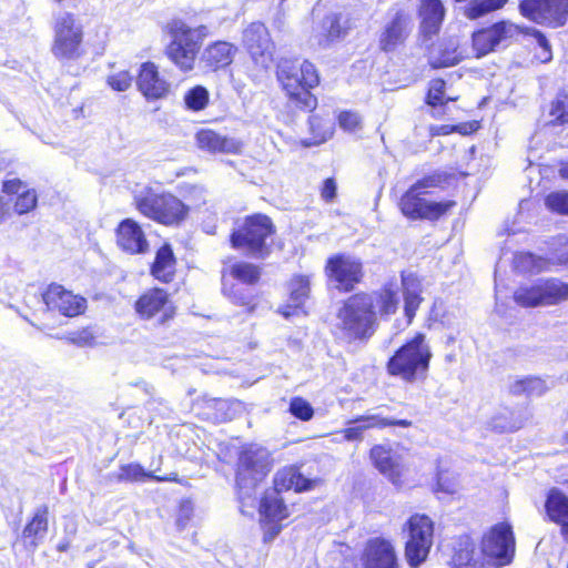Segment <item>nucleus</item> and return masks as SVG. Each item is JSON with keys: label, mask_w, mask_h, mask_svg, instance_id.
Wrapping results in <instances>:
<instances>
[{"label": "nucleus", "mask_w": 568, "mask_h": 568, "mask_svg": "<svg viewBox=\"0 0 568 568\" xmlns=\"http://www.w3.org/2000/svg\"><path fill=\"white\" fill-rule=\"evenodd\" d=\"M412 33V17L407 10L399 8L385 23L378 37V48L385 53L404 47Z\"/></svg>", "instance_id": "nucleus-22"}, {"label": "nucleus", "mask_w": 568, "mask_h": 568, "mask_svg": "<svg viewBox=\"0 0 568 568\" xmlns=\"http://www.w3.org/2000/svg\"><path fill=\"white\" fill-rule=\"evenodd\" d=\"M41 298L47 311L68 318L81 316L88 310V301L84 296L55 282L44 287Z\"/></svg>", "instance_id": "nucleus-20"}, {"label": "nucleus", "mask_w": 568, "mask_h": 568, "mask_svg": "<svg viewBox=\"0 0 568 568\" xmlns=\"http://www.w3.org/2000/svg\"><path fill=\"white\" fill-rule=\"evenodd\" d=\"M399 305V292L393 282L373 291H358L342 301L336 327L345 342L366 344L376 334L379 321L396 315Z\"/></svg>", "instance_id": "nucleus-2"}, {"label": "nucleus", "mask_w": 568, "mask_h": 568, "mask_svg": "<svg viewBox=\"0 0 568 568\" xmlns=\"http://www.w3.org/2000/svg\"><path fill=\"white\" fill-rule=\"evenodd\" d=\"M446 89L447 83L443 78H434L428 82L424 103L430 108L433 119L444 118L447 113V104L459 99L458 95H448Z\"/></svg>", "instance_id": "nucleus-39"}, {"label": "nucleus", "mask_w": 568, "mask_h": 568, "mask_svg": "<svg viewBox=\"0 0 568 568\" xmlns=\"http://www.w3.org/2000/svg\"><path fill=\"white\" fill-rule=\"evenodd\" d=\"M1 191L8 196L17 195L13 210L18 215L32 212L38 205V194L34 189H26V184L18 178L3 180Z\"/></svg>", "instance_id": "nucleus-37"}, {"label": "nucleus", "mask_w": 568, "mask_h": 568, "mask_svg": "<svg viewBox=\"0 0 568 568\" xmlns=\"http://www.w3.org/2000/svg\"><path fill=\"white\" fill-rule=\"evenodd\" d=\"M281 313L283 314V316H284V317H288V316L291 315V313H290V312H287V311H283V312H281Z\"/></svg>", "instance_id": "nucleus-61"}, {"label": "nucleus", "mask_w": 568, "mask_h": 568, "mask_svg": "<svg viewBox=\"0 0 568 568\" xmlns=\"http://www.w3.org/2000/svg\"><path fill=\"white\" fill-rule=\"evenodd\" d=\"M241 44L260 71H266L273 64L276 45L264 22L248 23L242 30Z\"/></svg>", "instance_id": "nucleus-14"}, {"label": "nucleus", "mask_w": 568, "mask_h": 568, "mask_svg": "<svg viewBox=\"0 0 568 568\" xmlns=\"http://www.w3.org/2000/svg\"><path fill=\"white\" fill-rule=\"evenodd\" d=\"M479 549L487 564L497 568L509 565L516 552L511 524L504 520L490 526L480 537Z\"/></svg>", "instance_id": "nucleus-13"}, {"label": "nucleus", "mask_w": 568, "mask_h": 568, "mask_svg": "<svg viewBox=\"0 0 568 568\" xmlns=\"http://www.w3.org/2000/svg\"><path fill=\"white\" fill-rule=\"evenodd\" d=\"M546 389L545 381L538 376H525L510 385V393L515 396L542 395Z\"/></svg>", "instance_id": "nucleus-45"}, {"label": "nucleus", "mask_w": 568, "mask_h": 568, "mask_svg": "<svg viewBox=\"0 0 568 568\" xmlns=\"http://www.w3.org/2000/svg\"><path fill=\"white\" fill-rule=\"evenodd\" d=\"M402 531L406 537V562L410 568H418L429 557L435 537V523L426 514L414 513L403 524Z\"/></svg>", "instance_id": "nucleus-9"}, {"label": "nucleus", "mask_w": 568, "mask_h": 568, "mask_svg": "<svg viewBox=\"0 0 568 568\" xmlns=\"http://www.w3.org/2000/svg\"><path fill=\"white\" fill-rule=\"evenodd\" d=\"M339 125L348 131H354L361 125V119L357 113L352 111H343L338 115Z\"/></svg>", "instance_id": "nucleus-54"}, {"label": "nucleus", "mask_w": 568, "mask_h": 568, "mask_svg": "<svg viewBox=\"0 0 568 568\" xmlns=\"http://www.w3.org/2000/svg\"><path fill=\"white\" fill-rule=\"evenodd\" d=\"M49 530V507L42 505L38 507L32 516L26 523L22 537L28 541L29 546L37 548Z\"/></svg>", "instance_id": "nucleus-40"}, {"label": "nucleus", "mask_w": 568, "mask_h": 568, "mask_svg": "<svg viewBox=\"0 0 568 568\" xmlns=\"http://www.w3.org/2000/svg\"><path fill=\"white\" fill-rule=\"evenodd\" d=\"M558 174L562 180L568 181V159L559 162Z\"/></svg>", "instance_id": "nucleus-58"}, {"label": "nucleus", "mask_w": 568, "mask_h": 568, "mask_svg": "<svg viewBox=\"0 0 568 568\" xmlns=\"http://www.w3.org/2000/svg\"><path fill=\"white\" fill-rule=\"evenodd\" d=\"M106 83L112 88L114 91H125L131 87L132 83V77L129 71H120L115 74H111L106 79Z\"/></svg>", "instance_id": "nucleus-52"}, {"label": "nucleus", "mask_w": 568, "mask_h": 568, "mask_svg": "<svg viewBox=\"0 0 568 568\" xmlns=\"http://www.w3.org/2000/svg\"><path fill=\"white\" fill-rule=\"evenodd\" d=\"M410 426H413V422L406 418L397 419L379 414H363L347 420L341 434L346 442H362L364 433L368 429H384L387 427L408 428Z\"/></svg>", "instance_id": "nucleus-21"}, {"label": "nucleus", "mask_w": 568, "mask_h": 568, "mask_svg": "<svg viewBox=\"0 0 568 568\" xmlns=\"http://www.w3.org/2000/svg\"><path fill=\"white\" fill-rule=\"evenodd\" d=\"M523 18L537 26L559 29L568 22V0H519Z\"/></svg>", "instance_id": "nucleus-17"}, {"label": "nucleus", "mask_w": 568, "mask_h": 568, "mask_svg": "<svg viewBox=\"0 0 568 568\" xmlns=\"http://www.w3.org/2000/svg\"><path fill=\"white\" fill-rule=\"evenodd\" d=\"M520 33L530 36L537 41L538 51L534 53L537 63H548L552 60L551 44L544 32L536 28L521 27Z\"/></svg>", "instance_id": "nucleus-47"}, {"label": "nucleus", "mask_w": 568, "mask_h": 568, "mask_svg": "<svg viewBox=\"0 0 568 568\" xmlns=\"http://www.w3.org/2000/svg\"><path fill=\"white\" fill-rule=\"evenodd\" d=\"M180 193L184 205L187 207V215L193 209H200L207 203V190L197 184H183Z\"/></svg>", "instance_id": "nucleus-46"}, {"label": "nucleus", "mask_w": 568, "mask_h": 568, "mask_svg": "<svg viewBox=\"0 0 568 568\" xmlns=\"http://www.w3.org/2000/svg\"><path fill=\"white\" fill-rule=\"evenodd\" d=\"M520 31L521 27L505 19L476 29L470 37L474 57L477 59L486 57L496 51L500 44L520 34Z\"/></svg>", "instance_id": "nucleus-19"}, {"label": "nucleus", "mask_w": 568, "mask_h": 568, "mask_svg": "<svg viewBox=\"0 0 568 568\" xmlns=\"http://www.w3.org/2000/svg\"><path fill=\"white\" fill-rule=\"evenodd\" d=\"M463 173L434 171L413 183L399 197L397 207L409 221L437 222L448 216L457 206L455 200L433 201L425 197L428 189H446Z\"/></svg>", "instance_id": "nucleus-3"}, {"label": "nucleus", "mask_w": 568, "mask_h": 568, "mask_svg": "<svg viewBox=\"0 0 568 568\" xmlns=\"http://www.w3.org/2000/svg\"><path fill=\"white\" fill-rule=\"evenodd\" d=\"M115 244L128 255H143L150 250L142 225L134 219L121 220L114 229Z\"/></svg>", "instance_id": "nucleus-24"}, {"label": "nucleus", "mask_w": 568, "mask_h": 568, "mask_svg": "<svg viewBox=\"0 0 568 568\" xmlns=\"http://www.w3.org/2000/svg\"><path fill=\"white\" fill-rule=\"evenodd\" d=\"M546 209L557 215L568 216V192L552 191L544 197Z\"/></svg>", "instance_id": "nucleus-50"}, {"label": "nucleus", "mask_w": 568, "mask_h": 568, "mask_svg": "<svg viewBox=\"0 0 568 568\" xmlns=\"http://www.w3.org/2000/svg\"><path fill=\"white\" fill-rule=\"evenodd\" d=\"M548 519L560 528V535L568 542V496L558 488H550L545 500Z\"/></svg>", "instance_id": "nucleus-38"}, {"label": "nucleus", "mask_w": 568, "mask_h": 568, "mask_svg": "<svg viewBox=\"0 0 568 568\" xmlns=\"http://www.w3.org/2000/svg\"><path fill=\"white\" fill-rule=\"evenodd\" d=\"M372 465L395 486L403 484V467L393 457V449L383 444H375L368 452Z\"/></svg>", "instance_id": "nucleus-35"}, {"label": "nucleus", "mask_w": 568, "mask_h": 568, "mask_svg": "<svg viewBox=\"0 0 568 568\" xmlns=\"http://www.w3.org/2000/svg\"><path fill=\"white\" fill-rule=\"evenodd\" d=\"M311 293V278L308 275L295 274L288 282L290 301L294 307H302Z\"/></svg>", "instance_id": "nucleus-43"}, {"label": "nucleus", "mask_w": 568, "mask_h": 568, "mask_svg": "<svg viewBox=\"0 0 568 568\" xmlns=\"http://www.w3.org/2000/svg\"><path fill=\"white\" fill-rule=\"evenodd\" d=\"M133 310L141 321H154L156 329H168L178 316V306L168 290L151 286L142 291L133 303Z\"/></svg>", "instance_id": "nucleus-10"}, {"label": "nucleus", "mask_w": 568, "mask_h": 568, "mask_svg": "<svg viewBox=\"0 0 568 568\" xmlns=\"http://www.w3.org/2000/svg\"><path fill=\"white\" fill-rule=\"evenodd\" d=\"M324 274L339 293L353 292L365 277L363 262L345 253L329 255L325 261Z\"/></svg>", "instance_id": "nucleus-15"}, {"label": "nucleus", "mask_w": 568, "mask_h": 568, "mask_svg": "<svg viewBox=\"0 0 568 568\" xmlns=\"http://www.w3.org/2000/svg\"><path fill=\"white\" fill-rule=\"evenodd\" d=\"M211 102V94L203 84H195L189 88L183 94V106L185 110L199 113L204 111Z\"/></svg>", "instance_id": "nucleus-42"}, {"label": "nucleus", "mask_w": 568, "mask_h": 568, "mask_svg": "<svg viewBox=\"0 0 568 568\" xmlns=\"http://www.w3.org/2000/svg\"><path fill=\"white\" fill-rule=\"evenodd\" d=\"M275 78L287 103L294 109L312 113L317 108L315 91L322 83V74L313 61L297 57L281 59Z\"/></svg>", "instance_id": "nucleus-4"}, {"label": "nucleus", "mask_w": 568, "mask_h": 568, "mask_svg": "<svg viewBox=\"0 0 568 568\" xmlns=\"http://www.w3.org/2000/svg\"><path fill=\"white\" fill-rule=\"evenodd\" d=\"M550 126H565L568 124V93L559 92L549 103L548 110Z\"/></svg>", "instance_id": "nucleus-44"}, {"label": "nucleus", "mask_w": 568, "mask_h": 568, "mask_svg": "<svg viewBox=\"0 0 568 568\" xmlns=\"http://www.w3.org/2000/svg\"><path fill=\"white\" fill-rule=\"evenodd\" d=\"M425 47L427 63L433 70L457 65L464 60L458 47L450 40L420 42Z\"/></svg>", "instance_id": "nucleus-32"}, {"label": "nucleus", "mask_w": 568, "mask_h": 568, "mask_svg": "<svg viewBox=\"0 0 568 568\" xmlns=\"http://www.w3.org/2000/svg\"><path fill=\"white\" fill-rule=\"evenodd\" d=\"M133 204L143 216L164 226H179L187 220L186 205L171 192L146 187L133 197Z\"/></svg>", "instance_id": "nucleus-8"}, {"label": "nucleus", "mask_w": 568, "mask_h": 568, "mask_svg": "<svg viewBox=\"0 0 568 568\" xmlns=\"http://www.w3.org/2000/svg\"><path fill=\"white\" fill-rule=\"evenodd\" d=\"M196 148L210 154H241L243 142L214 129L202 128L194 135Z\"/></svg>", "instance_id": "nucleus-27"}, {"label": "nucleus", "mask_w": 568, "mask_h": 568, "mask_svg": "<svg viewBox=\"0 0 568 568\" xmlns=\"http://www.w3.org/2000/svg\"><path fill=\"white\" fill-rule=\"evenodd\" d=\"M136 87L148 101L161 100L170 92V83L160 75L158 65L152 61L140 65Z\"/></svg>", "instance_id": "nucleus-28"}, {"label": "nucleus", "mask_w": 568, "mask_h": 568, "mask_svg": "<svg viewBox=\"0 0 568 568\" xmlns=\"http://www.w3.org/2000/svg\"><path fill=\"white\" fill-rule=\"evenodd\" d=\"M432 358L433 352L426 335L416 332L394 351L385 367L389 376L414 384L427 378Z\"/></svg>", "instance_id": "nucleus-5"}, {"label": "nucleus", "mask_w": 568, "mask_h": 568, "mask_svg": "<svg viewBox=\"0 0 568 568\" xmlns=\"http://www.w3.org/2000/svg\"><path fill=\"white\" fill-rule=\"evenodd\" d=\"M63 339L77 347H93L97 345V334L92 326L69 332L63 336Z\"/></svg>", "instance_id": "nucleus-49"}, {"label": "nucleus", "mask_w": 568, "mask_h": 568, "mask_svg": "<svg viewBox=\"0 0 568 568\" xmlns=\"http://www.w3.org/2000/svg\"><path fill=\"white\" fill-rule=\"evenodd\" d=\"M308 126L311 138L303 139L300 142L304 148H311L326 142L334 132L331 121L315 114L308 118Z\"/></svg>", "instance_id": "nucleus-41"}, {"label": "nucleus", "mask_w": 568, "mask_h": 568, "mask_svg": "<svg viewBox=\"0 0 568 568\" xmlns=\"http://www.w3.org/2000/svg\"><path fill=\"white\" fill-rule=\"evenodd\" d=\"M432 136L448 135L454 133V124L433 125L429 128Z\"/></svg>", "instance_id": "nucleus-56"}, {"label": "nucleus", "mask_w": 568, "mask_h": 568, "mask_svg": "<svg viewBox=\"0 0 568 568\" xmlns=\"http://www.w3.org/2000/svg\"><path fill=\"white\" fill-rule=\"evenodd\" d=\"M520 260L529 261V262H536L538 261V265H534L529 268L530 273H539L545 270L542 266V260L540 257H536L532 253H524L520 255Z\"/></svg>", "instance_id": "nucleus-57"}, {"label": "nucleus", "mask_w": 568, "mask_h": 568, "mask_svg": "<svg viewBox=\"0 0 568 568\" xmlns=\"http://www.w3.org/2000/svg\"><path fill=\"white\" fill-rule=\"evenodd\" d=\"M262 278V267L247 261H236L221 272V292L230 303L252 314L261 294L254 288Z\"/></svg>", "instance_id": "nucleus-6"}, {"label": "nucleus", "mask_w": 568, "mask_h": 568, "mask_svg": "<svg viewBox=\"0 0 568 568\" xmlns=\"http://www.w3.org/2000/svg\"><path fill=\"white\" fill-rule=\"evenodd\" d=\"M361 560L363 568H400L394 544L384 537L369 538L362 551Z\"/></svg>", "instance_id": "nucleus-25"}, {"label": "nucleus", "mask_w": 568, "mask_h": 568, "mask_svg": "<svg viewBox=\"0 0 568 568\" xmlns=\"http://www.w3.org/2000/svg\"><path fill=\"white\" fill-rule=\"evenodd\" d=\"M70 548V542L68 540L61 541L57 545V550L59 552H65Z\"/></svg>", "instance_id": "nucleus-60"}, {"label": "nucleus", "mask_w": 568, "mask_h": 568, "mask_svg": "<svg viewBox=\"0 0 568 568\" xmlns=\"http://www.w3.org/2000/svg\"><path fill=\"white\" fill-rule=\"evenodd\" d=\"M355 28V19L342 12L327 13L321 21L318 44L329 47L344 40Z\"/></svg>", "instance_id": "nucleus-31"}, {"label": "nucleus", "mask_w": 568, "mask_h": 568, "mask_svg": "<svg viewBox=\"0 0 568 568\" xmlns=\"http://www.w3.org/2000/svg\"><path fill=\"white\" fill-rule=\"evenodd\" d=\"M51 52L62 62L77 61L87 53L83 27L72 13H65L54 21Z\"/></svg>", "instance_id": "nucleus-12"}, {"label": "nucleus", "mask_w": 568, "mask_h": 568, "mask_svg": "<svg viewBox=\"0 0 568 568\" xmlns=\"http://www.w3.org/2000/svg\"><path fill=\"white\" fill-rule=\"evenodd\" d=\"M272 463L258 449L243 447L236 458L234 484L239 494L243 489H253L271 473Z\"/></svg>", "instance_id": "nucleus-16"}, {"label": "nucleus", "mask_w": 568, "mask_h": 568, "mask_svg": "<svg viewBox=\"0 0 568 568\" xmlns=\"http://www.w3.org/2000/svg\"><path fill=\"white\" fill-rule=\"evenodd\" d=\"M258 524L263 532L262 541L268 544L273 541L283 529V520L291 516L288 505L281 494L264 491L258 501Z\"/></svg>", "instance_id": "nucleus-18"}, {"label": "nucleus", "mask_w": 568, "mask_h": 568, "mask_svg": "<svg viewBox=\"0 0 568 568\" xmlns=\"http://www.w3.org/2000/svg\"><path fill=\"white\" fill-rule=\"evenodd\" d=\"M116 480L120 483H143L146 480H153L156 483H176L182 486H187L186 479L181 478L176 471L156 475L154 471L145 470L139 463H128L119 467Z\"/></svg>", "instance_id": "nucleus-36"}, {"label": "nucleus", "mask_w": 568, "mask_h": 568, "mask_svg": "<svg viewBox=\"0 0 568 568\" xmlns=\"http://www.w3.org/2000/svg\"><path fill=\"white\" fill-rule=\"evenodd\" d=\"M507 3L508 0H471L465 8V16L476 20L503 9Z\"/></svg>", "instance_id": "nucleus-48"}, {"label": "nucleus", "mask_w": 568, "mask_h": 568, "mask_svg": "<svg viewBox=\"0 0 568 568\" xmlns=\"http://www.w3.org/2000/svg\"><path fill=\"white\" fill-rule=\"evenodd\" d=\"M9 215V210L7 207V203L3 197L0 195V224L6 221Z\"/></svg>", "instance_id": "nucleus-59"}, {"label": "nucleus", "mask_w": 568, "mask_h": 568, "mask_svg": "<svg viewBox=\"0 0 568 568\" xmlns=\"http://www.w3.org/2000/svg\"><path fill=\"white\" fill-rule=\"evenodd\" d=\"M400 285L403 290V312L406 323L410 325L419 310L423 297V285L420 277L415 273L400 272Z\"/></svg>", "instance_id": "nucleus-34"}, {"label": "nucleus", "mask_w": 568, "mask_h": 568, "mask_svg": "<svg viewBox=\"0 0 568 568\" xmlns=\"http://www.w3.org/2000/svg\"><path fill=\"white\" fill-rule=\"evenodd\" d=\"M320 195L325 203H332L337 195V184L333 176L326 178L321 187Z\"/></svg>", "instance_id": "nucleus-53"}, {"label": "nucleus", "mask_w": 568, "mask_h": 568, "mask_svg": "<svg viewBox=\"0 0 568 568\" xmlns=\"http://www.w3.org/2000/svg\"><path fill=\"white\" fill-rule=\"evenodd\" d=\"M178 257L172 244L164 242L155 250L153 261L149 265V274L154 281L169 285L178 276Z\"/></svg>", "instance_id": "nucleus-30"}, {"label": "nucleus", "mask_w": 568, "mask_h": 568, "mask_svg": "<svg viewBox=\"0 0 568 568\" xmlns=\"http://www.w3.org/2000/svg\"><path fill=\"white\" fill-rule=\"evenodd\" d=\"M170 41L164 47V55L181 72L190 73L196 61L205 72L217 73L230 68L237 54V47L226 40H214L202 50L210 36L206 24L190 26L182 18L174 17L162 27Z\"/></svg>", "instance_id": "nucleus-1"}, {"label": "nucleus", "mask_w": 568, "mask_h": 568, "mask_svg": "<svg viewBox=\"0 0 568 568\" xmlns=\"http://www.w3.org/2000/svg\"><path fill=\"white\" fill-rule=\"evenodd\" d=\"M191 412L197 419L211 424L226 423L233 417L227 400L206 396L194 399Z\"/></svg>", "instance_id": "nucleus-33"}, {"label": "nucleus", "mask_w": 568, "mask_h": 568, "mask_svg": "<svg viewBox=\"0 0 568 568\" xmlns=\"http://www.w3.org/2000/svg\"><path fill=\"white\" fill-rule=\"evenodd\" d=\"M78 3L84 4V0H75Z\"/></svg>", "instance_id": "nucleus-63"}, {"label": "nucleus", "mask_w": 568, "mask_h": 568, "mask_svg": "<svg viewBox=\"0 0 568 568\" xmlns=\"http://www.w3.org/2000/svg\"><path fill=\"white\" fill-rule=\"evenodd\" d=\"M486 560L477 555V545L467 534L454 539L447 561L449 568H486Z\"/></svg>", "instance_id": "nucleus-29"}, {"label": "nucleus", "mask_w": 568, "mask_h": 568, "mask_svg": "<svg viewBox=\"0 0 568 568\" xmlns=\"http://www.w3.org/2000/svg\"><path fill=\"white\" fill-rule=\"evenodd\" d=\"M513 301L523 308L555 306L568 301V283L558 277L539 278L530 285H520Z\"/></svg>", "instance_id": "nucleus-11"}, {"label": "nucleus", "mask_w": 568, "mask_h": 568, "mask_svg": "<svg viewBox=\"0 0 568 568\" xmlns=\"http://www.w3.org/2000/svg\"><path fill=\"white\" fill-rule=\"evenodd\" d=\"M480 121L478 120L460 122L458 124H454V133H459L462 135H470L477 132L480 129Z\"/></svg>", "instance_id": "nucleus-55"}, {"label": "nucleus", "mask_w": 568, "mask_h": 568, "mask_svg": "<svg viewBox=\"0 0 568 568\" xmlns=\"http://www.w3.org/2000/svg\"><path fill=\"white\" fill-rule=\"evenodd\" d=\"M275 233L276 226L267 214L252 213L235 224L229 234V243L233 250L247 256L265 258L271 253L268 240Z\"/></svg>", "instance_id": "nucleus-7"}, {"label": "nucleus", "mask_w": 568, "mask_h": 568, "mask_svg": "<svg viewBox=\"0 0 568 568\" xmlns=\"http://www.w3.org/2000/svg\"><path fill=\"white\" fill-rule=\"evenodd\" d=\"M288 412L297 419L302 422H308L314 416V408L303 397L295 396L291 398Z\"/></svg>", "instance_id": "nucleus-51"}, {"label": "nucleus", "mask_w": 568, "mask_h": 568, "mask_svg": "<svg viewBox=\"0 0 568 568\" xmlns=\"http://www.w3.org/2000/svg\"><path fill=\"white\" fill-rule=\"evenodd\" d=\"M418 41L429 42L440 34L446 8L442 0H419L417 7Z\"/></svg>", "instance_id": "nucleus-23"}, {"label": "nucleus", "mask_w": 568, "mask_h": 568, "mask_svg": "<svg viewBox=\"0 0 568 568\" xmlns=\"http://www.w3.org/2000/svg\"><path fill=\"white\" fill-rule=\"evenodd\" d=\"M564 442H565L566 444H568V432H567V433H565V435H564Z\"/></svg>", "instance_id": "nucleus-62"}, {"label": "nucleus", "mask_w": 568, "mask_h": 568, "mask_svg": "<svg viewBox=\"0 0 568 568\" xmlns=\"http://www.w3.org/2000/svg\"><path fill=\"white\" fill-rule=\"evenodd\" d=\"M322 484L320 478H307L302 474L301 465L291 464L276 470L272 479V489L277 493L293 490L302 494L315 489Z\"/></svg>", "instance_id": "nucleus-26"}]
</instances>
